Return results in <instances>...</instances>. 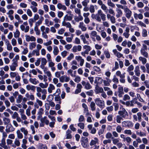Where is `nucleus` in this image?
Instances as JSON below:
<instances>
[{
  "label": "nucleus",
  "instance_id": "nucleus-1",
  "mask_svg": "<svg viewBox=\"0 0 149 149\" xmlns=\"http://www.w3.org/2000/svg\"><path fill=\"white\" fill-rule=\"evenodd\" d=\"M80 142L81 143L82 146L84 148H87L88 147V139L87 138L82 137Z\"/></svg>",
  "mask_w": 149,
  "mask_h": 149
},
{
  "label": "nucleus",
  "instance_id": "nucleus-2",
  "mask_svg": "<svg viewBox=\"0 0 149 149\" xmlns=\"http://www.w3.org/2000/svg\"><path fill=\"white\" fill-rule=\"evenodd\" d=\"M95 101L97 105L100 108L102 109L104 108V101L101 100L100 98H97L95 100Z\"/></svg>",
  "mask_w": 149,
  "mask_h": 149
},
{
  "label": "nucleus",
  "instance_id": "nucleus-3",
  "mask_svg": "<svg viewBox=\"0 0 149 149\" xmlns=\"http://www.w3.org/2000/svg\"><path fill=\"white\" fill-rule=\"evenodd\" d=\"M118 113L120 116H122L123 118H125L126 116H128V113L124 108H123L122 111H118Z\"/></svg>",
  "mask_w": 149,
  "mask_h": 149
},
{
  "label": "nucleus",
  "instance_id": "nucleus-4",
  "mask_svg": "<svg viewBox=\"0 0 149 149\" xmlns=\"http://www.w3.org/2000/svg\"><path fill=\"white\" fill-rule=\"evenodd\" d=\"M126 7V8L124 9V11L126 13L125 16L127 18L129 19L132 15V12L128 8H127V6Z\"/></svg>",
  "mask_w": 149,
  "mask_h": 149
},
{
  "label": "nucleus",
  "instance_id": "nucleus-5",
  "mask_svg": "<svg viewBox=\"0 0 149 149\" xmlns=\"http://www.w3.org/2000/svg\"><path fill=\"white\" fill-rule=\"evenodd\" d=\"M95 91L96 94H98L100 93H102L104 92L103 88L101 87H99L97 85H96Z\"/></svg>",
  "mask_w": 149,
  "mask_h": 149
},
{
  "label": "nucleus",
  "instance_id": "nucleus-6",
  "mask_svg": "<svg viewBox=\"0 0 149 149\" xmlns=\"http://www.w3.org/2000/svg\"><path fill=\"white\" fill-rule=\"evenodd\" d=\"M83 48L84 49H86L84 52V53L86 54H88L89 51H90L91 49V47L89 45H84L83 46Z\"/></svg>",
  "mask_w": 149,
  "mask_h": 149
},
{
  "label": "nucleus",
  "instance_id": "nucleus-7",
  "mask_svg": "<svg viewBox=\"0 0 149 149\" xmlns=\"http://www.w3.org/2000/svg\"><path fill=\"white\" fill-rule=\"evenodd\" d=\"M94 139H95V140H91V142L90 143V146H92L98 142V139L97 137H95L94 138Z\"/></svg>",
  "mask_w": 149,
  "mask_h": 149
},
{
  "label": "nucleus",
  "instance_id": "nucleus-8",
  "mask_svg": "<svg viewBox=\"0 0 149 149\" xmlns=\"http://www.w3.org/2000/svg\"><path fill=\"white\" fill-rule=\"evenodd\" d=\"M141 54L147 58L148 57V53L144 51V49H141Z\"/></svg>",
  "mask_w": 149,
  "mask_h": 149
},
{
  "label": "nucleus",
  "instance_id": "nucleus-9",
  "mask_svg": "<svg viewBox=\"0 0 149 149\" xmlns=\"http://www.w3.org/2000/svg\"><path fill=\"white\" fill-rule=\"evenodd\" d=\"M30 82L32 84H36L37 83H38V81H36V78L32 79L30 78L29 79Z\"/></svg>",
  "mask_w": 149,
  "mask_h": 149
},
{
  "label": "nucleus",
  "instance_id": "nucleus-10",
  "mask_svg": "<svg viewBox=\"0 0 149 149\" xmlns=\"http://www.w3.org/2000/svg\"><path fill=\"white\" fill-rule=\"evenodd\" d=\"M59 52V51L58 47L57 46L54 45V47L53 53L54 55H57L58 54Z\"/></svg>",
  "mask_w": 149,
  "mask_h": 149
},
{
  "label": "nucleus",
  "instance_id": "nucleus-11",
  "mask_svg": "<svg viewBox=\"0 0 149 149\" xmlns=\"http://www.w3.org/2000/svg\"><path fill=\"white\" fill-rule=\"evenodd\" d=\"M39 148L40 149H47V147L45 144L40 143L39 145Z\"/></svg>",
  "mask_w": 149,
  "mask_h": 149
},
{
  "label": "nucleus",
  "instance_id": "nucleus-12",
  "mask_svg": "<svg viewBox=\"0 0 149 149\" xmlns=\"http://www.w3.org/2000/svg\"><path fill=\"white\" fill-rule=\"evenodd\" d=\"M80 37L81 38V39L83 41V42L84 44H87L88 45L89 44V42L86 41V39L85 37H84V35L82 34L80 36Z\"/></svg>",
  "mask_w": 149,
  "mask_h": 149
},
{
  "label": "nucleus",
  "instance_id": "nucleus-13",
  "mask_svg": "<svg viewBox=\"0 0 149 149\" xmlns=\"http://www.w3.org/2000/svg\"><path fill=\"white\" fill-rule=\"evenodd\" d=\"M20 35V33L18 29H16L15 32L14 33V37L15 38H19Z\"/></svg>",
  "mask_w": 149,
  "mask_h": 149
},
{
  "label": "nucleus",
  "instance_id": "nucleus-14",
  "mask_svg": "<svg viewBox=\"0 0 149 149\" xmlns=\"http://www.w3.org/2000/svg\"><path fill=\"white\" fill-rule=\"evenodd\" d=\"M6 126V131L8 133L10 132V128L12 125L10 123H9Z\"/></svg>",
  "mask_w": 149,
  "mask_h": 149
},
{
  "label": "nucleus",
  "instance_id": "nucleus-15",
  "mask_svg": "<svg viewBox=\"0 0 149 149\" xmlns=\"http://www.w3.org/2000/svg\"><path fill=\"white\" fill-rule=\"evenodd\" d=\"M126 123L127 124L126 126L128 127H132L133 126L132 122L130 121H124L122 122V123Z\"/></svg>",
  "mask_w": 149,
  "mask_h": 149
},
{
  "label": "nucleus",
  "instance_id": "nucleus-16",
  "mask_svg": "<svg viewBox=\"0 0 149 149\" xmlns=\"http://www.w3.org/2000/svg\"><path fill=\"white\" fill-rule=\"evenodd\" d=\"M3 120L4 121V124L5 125H7L10 122V120L9 118L4 117L3 118Z\"/></svg>",
  "mask_w": 149,
  "mask_h": 149
},
{
  "label": "nucleus",
  "instance_id": "nucleus-17",
  "mask_svg": "<svg viewBox=\"0 0 149 149\" xmlns=\"http://www.w3.org/2000/svg\"><path fill=\"white\" fill-rule=\"evenodd\" d=\"M95 104L93 102H91L90 104V107L91 110L93 111H95Z\"/></svg>",
  "mask_w": 149,
  "mask_h": 149
},
{
  "label": "nucleus",
  "instance_id": "nucleus-18",
  "mask_svg": "<svg viewBox=\"0 0 149 149\" xmlns=\"http://www.w3.org/2000/svg\"><path fill=\"white\" fill-rule=\"evenodd\" d=\"M92 88V86L90 84L89 82H87L86 85L84 86V88L88 90Z\"/></svg>",
  "mask_w": 149,
  "mask_h": 149
},
{
  "label": "nucleus",
  "instance_id": "nucleus-19",
  "mask_svg": "<svg viewBox=\"0 0 149 149\" xmlns=\"http://www.w3.org/2000/svg\"><path fill=\"white\" fill-rule=\"evenodd\" d=\"M17 137L19 139H21L23 137V134L21 133L19 130L17 131Z\"/></svg>",
  "mask_w": 149,
  "mask_h": 149
},
{
  "label": "nucleus",
  "instance_id": "nucleus-20",
  "mask_svg": "<svg viewBox=\"0 0 149 149\" xmlns=\"http://www.w3.org/2000/svg\"><path fill=\"white\" fill-rule=\"evenodd\" d=\"M23 99V96L21 95H18V99L16 100V102L17 103H20Z\"/></svg>",
  "mask_w": 149,
  "mask_h": 149
},
{
  "label": "nucleus",
  "instance_id": "nucleus-21",
  "mask_svg": "<svg viewBox=\"0 0 149 149\" xmlns=\"http://www.w3.org/2000/svg\"><path fill=\"white\" fill-rule=\"evenodd\" d=\"M55 100L56 101H59V103L60 104H61V99L60 97V96L59 95H57V96H56L55 97Z\"/></svg>",
  "mask_w": 149,
  "mask_h": 149
},
{
  "label": "nucleus",
  "instance_id": "nucleus-22",
  "mask_svg": "<svg viewBox=\"0 0 149 149\" xmlns=\"http://www.w3.org/2000/svg\"><path fill=\"white\" fill-rule=\"evenodd\" d=\"M34 30L36 32V34L37 35H39L40 33V32L39 30L38 29V27L37 26H35L34 27Z\"/></svg>",
  "mask_w": 149,
  "mask_h": 149
},
{
  "label": "nucleus",
  "instance_id": "nucleus-23",
  "mask_svg": "<svg viewBox=\"0 0 149 149\" xmlns=\"http://www.w3.org/2000/svg\"><path fill=\"white\" fill-rule=\"evenodd\" d=\"M104 54H105L106 57L107 58H110V55L108 51H104Z\"/></svg>",
  "mask_w": 149,
  "mask_h": 149
},
{
  "label": "nucleus",
  "instance_id": "nucleus-24",
  "mask_svg": "<svg viewBox=\"0 0 149 149\" xmlns=\"http://www.w3.org/2000/svg\"><path fill=\"white\" fill-rule=\"evenodd\" d=\"M78 126L81 129H83L84 128V124L82 123H79L78 124Z\"/></svg>",
  "mask_w": 149,
  "mask_h": 149
},
{
  "label": "nucleus",
  "instance_id": "nucleus-25",
  "mask_svg": "<svg viewBox=\"0 0 149 149\" xmlns=\"http://www.w3.org/2000/svg\"><path fill=\"white\" fill-rule=\"evenodd\" d=\"M94 92L92 90H91L89 91H87L86 92V94L88 96H92L93 95Z\"/></svg>",
  "mask_w": 149,
  "mask_h": 149
},
{
  "label": "nucleus",
  "instance_id": "nucleus-26",
  "mask_svg": "<svg viewBox=\"0 0 149 149\" xmlns=\"http://www.w3.org/2000/svg\"><path fill=\"white\" fill-rule=\"evenodd\" d=\"M31 45L29 46V48L31 50L33 48H35L36 46V44L35 42H31Z\"/></svg>",
  "mask_w": 149,
  "mask_h": 149
},
{
  "label": "nucleus",
  "instance_id": "nucleus-27",
  "mask_svg": "<svg viewBox=\"0 0 149 149\" xmlns=\"http://www.w3.org/2000/svg\"><path fill=\"white\" fill-rule=\"evenodd\" d=\"M107 4L109 6L112 7H114L115 6L114 4L111 2V0H108Z\"/></svg>",
  "mask_w": 149,
  "mask_h": 149
},
{
  "label": "nucleus",
  "instance_id": "nucleus-28",
  "mask_svg": "<svg viewBox=\"0 0 149 149\" xmlns=\"http://www.w3.org/2000/svg\"><path fill=\"white\" fill-rule=\"evenodd\" d=\"M96 78H97L98 81H99L98 82L99 84H102V83L103 81H104L103 80V79H102V78L100 77H96Z\"/></svg>",
  "mask_w": 149,
  "mask_h": 149
},
{
  "label": "nucleus",
  "instance_id": "nucleus-29",
  "mask_svg": "<svg viewBox=\"0 0 149 149\" xmlns=\"http://www.w3.org/2000/svg\"><path fill=\"white\" fill-rule=\"evenodd\" d=\"M93 68L94 70L96 72H100L101 71V69L99 67L96 66H94Z\"/></svg>",
  "mask_w": 149,
  "mask_h": 149
},
{
  "label": "nucleus",
  "instance_id": "nucleus-30",
  "mask_svg": "<svg viewBox=\"0 0 149 149\" xmlns=\"http://www.w3.org/2000/svg\"><path fill=\"white\" fill-rule=\"evenodd\" d=\"M47 63V61L45 58H42L41 64L46 65Z\"/></svg>",
  "mask_w": 149,
  "mask_h": 149
},
{
  "label": "nucleus",
  "instance_id": "nucleus-31",
  "mask_svg": "<svg viewBox=\"0 0 149 149\" xmlns=\"http://www.w3.org/2000/svg\"><path fill=\"white\" fill-rule=\"evenodd\" d=\"M89 10L91 13H93L95 12V9L94 6L93 5H91L90 6L89 8Z\"/></svg>",
  "mask_w": 149,
  "mask_h": 149
},
{
  "label": "nucleus",
  "instance_id": "nucleus-32",
  "mask_svg": "<svg viewBox=\"0 0 149 149\" xmlns=\"http://www.w3.org/2000/svg\"><path fill=\"white\" fill-rule=\"evenodd\" d=\"M84 120L85 118L84 116L82 115H81L79 119V122H82L84 121Z\"/></svg>",
  "mask_w": 149,
  "mask_h": 149
},
{
  "label": "nucleus",
  "instance_id": "nucleus-33",
  "mask_svg": "<svg viewBox=\"0 0 149 149\" xmlns=\"http://www.w3.org/2000/svg\"><path fill=\"white\" fill-rule=\"evenodd\" d=\"M137 6L139 8H142L144 6V4L141 2H139L137 3Z\"/></svg>",
  "mask_w": 149,
  "mask_h": 149
},
{
  "label": "nucleus",
  "instance_id": "nucleus-34",
  "mask_svg": "<svg viewBox=\"0 0 149 149\" xmlns=\"http://www.w3.org/2000/svg\"><path fill=\"white\" fill-rule=\"evenodd\" d=\"M147 36V31L145 29H143L142 31V36L143 37H145Z\"/></svg>",
  "mask_w": 149,
  "mask_h": 149
},
{
  "label": "nucleus",
  "instance_id": "nucleus-35",
  "mask_svg": "<svg viewBox=\"0 0 149 149\" xmlns=\"http://www.w3.org/2000/svg\"><path fill=\"white\" fill-rule=\"evenodd\" d=\"M137 115L138 116V119L139 121L140 122L141 119L142 113L140 112H138L137 113Z\"/></svg>",
  "mask_w": 149,
  "mask_h": 149
},
{
  "label": "nucleus",
  "instance_id": "nucleus-36",
  "mask_svg": "<svg viewBox=\"0 0 149 149\" xmlns=\"http://www.w3.org/2000/svg\"><path fill=\"white\" fill-rule=\"evenodd\" d=\"M112 136V134L111 132H107L106 135V138L107 139L111 138Z\"/></svg>",
  "mask_w": 149,
  "mask_h": 149
},
{
  "label": "nucleus",
  "instance_id": "nucleus-37",
  "mask_svg": "<svg viewBox=\"0 0 149 149\" xmlns=\"http://www.w3.org/2000/svg\"><path fill=\"white\" fill-rule=\"evenodd\" d=\"M70 128L72 131L74 132L76 130V129L74 127V124H72L70 126Z\"/></svg>",
  "mask_w": 149,
  "mask_h": 149
},
{
  "label": "nucleus",
  "instance_id": "nucleus-38",
  "mask_svg": "<svg viewBox=\"0 0 149 149\" xmlns=\"http://www.w3.org/2000/svg\"><path fill=\"white\" fill-rule=\"evenodd\" d=\"M130 97L127 94H125L123 97V100L124 101H126L127 100H129Z\"/></svg>",
  "mask_w": 149,
  "mask_h": 149
},
{
  "label": "nucleus",
  "instance_id": "nucleus-39",
  "mask_svg": "<svg viewBox=\"0 0 149 149\" xmlns=\"http://www.w3.org/2000/svg\"><path fill=\"white\" fill-rule=\"evenodd\" d=\"M74 80V81L77 83L81 81L80 77L78 76H77L76 77Z\"/></svg>",
  "mask_w": 149,
  "mask_h": 149
},
{
  "label": "nucleus",
  "instance_id": "nucleus-40",
  "mask_svg": "<svg viewBox=\"0 0 149 149\" xmlns=\"http://www.w3.org/2000/svg\"><path fill=\"white\" fill-rule=\"evenodd\" d=\"M137 98L139 99V101L142 102H144L143 99L141 98L140 95L139 94L137 93Z\"/></svg>",
  "mask_w": 149,
  "mask_h": 149
},
{
  "label": "nucleus",
  "instance_id": "nucleus-41",
  "mask_svg": "<svg viewBox=\"0 0 149 149\" xmlns=\"http://www.w3.org/2000/svg\"><path fill=\"white\" fill-rule=\"evenodd\" d=\"M134 67L132 65H131L128 67L127 71L129 72L130 71H132L134 70Z\"/></svg>",
  "mask_w": 149,
  "mask_h": 149
},
{
  "label": "nucleus",
  "instance_id": "nucleus-42",
  "mask_svg": "<svg viewBox=\"0 0 149 149\" xmlns=\"http://www.w3.org/2000/svg\"><path fill=\"white\" fill-rule=\"evenodd\" d=\"M113 104L114 106V110L115 111H117L119 108V105L118 104L114 103Z\"/></svg>",
  "mask_w": 149,
  "mask_h": 149
},
{
  "label": "nucleus",
  "instance_id": "nucleus-43",
  "mask_svg": "<svg viewBox=\"0 0 149 149\" xmlns=\"http://www.w3.org/2000/svg\"><path fill=\"white\" fill-rule=\"evenodd\" d=\"M122 129L121 127L119 125H118L116 128V131L118 133L121 132Z\"/></svg>",
  "mask_w": 149,
  "mask_h": 149
},
{
  "label": "nucleus",
  "instance_id": "nucleus-44",
  "mask_svg": "<svg viewBox=\"0 0 149 149\" xmlns=\"http://www.w3.org/2000/svg\"><path fill=\"white\" fill-rule=\"evenodd\" d=\"M28 52V50L27 47L24 48V50L22 52V54H26Z\"/></svg>",
  "mask_w": 149,
  "mask_h": 149
},
{
  "label": "nucleus",
  "instance_id": "nucleus-45",
  "mask_svg": "<svg viewBox=\"0 0 149 149\" xmlns=\"http://www.w3.org/2000/svg\"><path fill=\"white\" fill-rule=\"evenodd\" d=\"M11 42L13 46H15L17 44L16 40L14 38H13L11 40Z\"/></svg>",
  "mask_w": 149,
  "mask_h": 149
},
{
  "label": "nucleus",
  "instance_id": "nucleus-46",
  "mask_svg": "<svg viewBox=\"0 0 149 149\" xmlns=\"http://www.w3.org/2000/svg\"><path fill=\"white\" fill-rule=\"evenodd\" d=\"M44 109L42 108H40L39 109V111L38 112V114H41L42 115L44 113Z\"/></svg>",
  "mask_w": 149,
  "mask_h": 149
},
{
  "label": "nucleus",
  "instance_id": "nucleus-47",
  "mask_svg": "<svg viewBox=\"0 0 149 149\" xmlns=\"http://www.w3.org/2000/svg\"><path fill=\"white\" fill-rule=\"evenodd\" d=\"M74 56L73 54L71 53L70 55L68 56L67 58V59L68 60H71L72 58H74Z\"/></svg>",
  "mask_w": 149,
  "mask_h": 149
},
{
  "label": "nucleus",
  "instance_id": "nucleus-48",
  "mask_svg": "<svg viewBox=\"0 0 149 149\" xmlns=\"http://www.w3.org/2000/svg\"><path fill=\"white\" fill-rule=\"evenodd\" d=\"M100 16L101 18L102 21H105L106 20V15L103 13H101L100 14Z\"/></svg>",
  "mask_w": 149,
  "mask_h": 149
},
{
  "label": "nucleus",
  "instance_id": "nucleus-49",
  "mask_svg": "<svg viewBox=\"0 0 149 149\" xmlns=\"http://www.w3.org/2000/svg\"><path fill=\"white\" fill-rule=\"evenodd\" d=\"M10 75L11 77L14 78L16 76L17 74L15 72H11L10 73Z\"/></svg>",
  "mask_w": 149,
  "mask_h": 149
},
{
  "label": "nucleus",
  "instance_id": "nucleus-50",
  "mask_svg": "<svg viewBox=\"0 0 149 149\" xmlns=\"http://www.w3.org/2000/svg\"><path fill=\"white\" fill-rule=\"evenodd\" d=\"M18 116L19 115L18 113L16 112H15L12 117L13 118L15 119L16 118H17Z\"/></svg>",
  "mask_w": 149,
  "mask_h": 149
},
{
  "label": "nucleus",
  "instance_id": "nucleus-51",
  "mask_svg": "<svg viewBox=\"0 0 149 149\" xmlns=\"http://www.w3.org/2000/svg\"><path fill=\"white\" fill-rule=\"evenodd\" d=\"M63 15V13L62 11H59L58 12V17L61 18Z\"/></svg>",
  "mask_w": 149,
  "mask_h": 149
},
{
  "label": "nucleus",
  "instance_id": "nucleus-52",
  "mask_svg": "<svg viewBox=\"0 0 149 149\" xmlns=\"http://www.w3.org/2000/svg\"><path fill=\"white\" fill-rule=\"evenodd\" d=\"M107 109L109 112L112 111L113 110V107L112 106L108 107H107Z\"/></svg>",
  "mask_w": 149,
  "mask_h": 149
},
{
  "label": "nucleus",
  "instance_id": "nucleus-53",
  "mask_svg": "<svg viewBox=\"0 0 149 149\" xmlns=\"http://www.w3.org/2000/svg\"><path fill=\"white\" fill-rule=\"evenodd\" d=\"M27 13L28 14V15L30 17H31L32 16V13L31 11L29 9H28L27 10Z\"/></svg>",
  "mask_w": 149,
  "mask_h": 149
},
{
  "label": "nucleus",
  "instance_id": "nucleus-54",
  "mask_svg": "<svg viewBox=\"0 0 149 149\" xmlns=\"http://www.w3.org/2000/svg\"><path fill=\"white\" fill-rule=\"evenodd\" d=\"M65 77V75L62 76L60 77L59 78L60 81L61 82H63Z\"/></svg>",
  "mask_w": 149,
  "mask_h": 149
},
{
  "label": "nucleus",
  "instance_id": "nucleus-55",
  "mask_svg": "<svg viewBox=\"0 0 149 149\" xmlns=\"http://www.w3.org/2000/svg\"><path fill=\"white\" fill-rule=\"evenodd\" d=\"M122 119V118L120 117L119 116H117L116 118L117 122L118 123H121V120Z\"/></svg>",
  "mask_w": 149,
  "mask_h": 149
},
{
  "label": "nucleus",
  "instance_id": "nucleus-56",
  "mask_svg": "<svg viewBox=\"0 0 149 149\" xmlns=\"http://www.w3.org/2000/svg\"><path fill=\"white\" fill-rule=\"evenodd\" d=\"M15 143L16 146H19L20 145V143L19 140H17V139H15Z\"/></svg>",
  "mask_w": 149,
  "mask_h": 149
},
{
  "label": "nucleus",
  "instance_id": "nucleus-57",
  "mask_svg": "<svg viewBox=\"0 0 149 149\" xmlns=\"http://www.w3.org/2000/svg\"><path fill=\"white\" fill-rule=\"evenodd\" d=\"M125 133L126 134L131 135L132 134V132L130 130H126L124 131Z\"/></svg>",
  "mask_w": 149,
  "mask_h": 149
},
{
  "label": "nucleus",
  "instance_id": "nucleus-58",
  "mask_svg": "<svg viewBox=\"0 0 149 149\" xmlns=\"http://www.w3.org/2000/svg\"><path fill=\"white\" fill-rule=\"evenodd\" d=\"M64 31L65 30L63 28H61L58 31V33L59 34H62Z\"/></svg>",
  "mask_w": 149,
  "mask_h": 149
},
{
  "label": "nucleus",
  "instance_id": "nucleus-59",
  "mask_svg": "<svg viewBox=\"0 0 149 149\" xmlns=\"http://www.w3.org/2000/svg\"><path fill=\"white\" fill-rule=\"evenodd\" d=\"M113 81L114 82H116V83H118V80L117 78H116V76L114 75L113 76Z\"/></svg>",
  "mask_w": 149,
  "mask_h": 149
},
{
  "label": "nucleus",
  "instance_id": "nucleus-60",
  "mask_svg": "<svg viewBox=\"0 0 149 149\" xmlns=\"http://www.w3.org/2000/svg\"><path fill=\"white\" fill-rule=\"evenodd\" d=\"M74 11L75 13L78 14V15L81 14V10L80 9L76 8L75 9Z\"/></svg>",
  "mask_w": 149,
  "mask_h": 149
},
{
  "label": "nucleus",
  "instance_id": "nucleus-61",
  "mask_svg": "<svg viewBox=\"0 0 149 149\" xmlns=\"http://www.w3.org/2000/svg\"><path fill=\"white\" fill-rule=\"evenodd\" d=\"M40 58H38L36 62L35 63V65L36 66H38L40 64Z\"/></svg>",
  "mask_w": 149,
  "mask_h": 149
},
{
  "label": "nucleus",
  "instance_id": "nucleus-62",
  "mask_svg": "<svg viewBox=\"0 0 149 149\" xmlns=\"http://www.w3.org/2000/svg\"><path fill=\"white\" fill-rule=\"evenodd\" d=\"M67 52L65 50L63 51L61 53V54L63 57H65L67 55Z\"/></svg>",
  "mask_w": 149,
  "mask_h": 149
},
{
  "label": "nucleus",
  "instance_id": "nucleus-63",
  "mask_svg": "<svg viewBox=\"0 0 149 149\" xmlns=\"http://www.w3.org/2000/svg\"><path fill=\"white\" fill-rule=\"evenodd\" d=\"M20 6L22 8H26L27 6V5L25 3H20Z\"/></svg>",
  "mask_w": 149,
  "mask_h": 149
},
{
  "label": "nucleus",
  "instance_id": "nucleus-64",
  "mask_svg": "<svg viewBox=\"0 0 149 149\" xmlns=\"http://www.w3.org/2000/svg\"><path fill=\"white\" fill-rule=\"evenodd\" d=\"M29 24L31 26H32L33 24V22H34L33 19L32 18H31L29 20Z\"/></svg>",
  "mask_w": 149,
  "mask_h": 149
}]
</instances>
